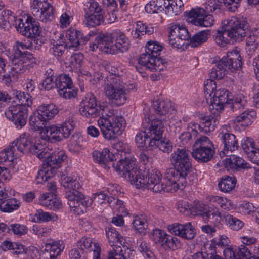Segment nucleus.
I'll use <instances>...</instances> for the list:
<instances>
[{
    "label": "nucleus",
    "instance_id": "obj_1",
    "mask_svg": "<svg viewBox=\"0 0 259 259\" xmlns=\"http://www.w3.org/2000/svg\"><path fill=\"white\" fill-rule=\"evenodd\" d=\"M80 114L86 118H95L101 115L98 120L103 137L113 140L122 134L126 122L123 117L116 115L114 109L108 106L98 105L96 97L92 93L86 94L80 103Z\"/></svg>",
    "mask_w": 259,
    "mask_h": 259
},
{
    "label": "nucleus",
    "instance_id": "obj_2",
    "mask_svg": "<svg viewBox=\"0 0 259 259\" xmlns=\"http://www.w3.org/2000/svg\"><path fill=\"white\" fill-rule=\"evenodd\" d=\"M135 160L131 156H126L125 160L121 161L120 164L117 165L116 168L122 171V177L137 188H147L155 193L161 192L166 189L161 182V175L158 170H152L145 175L139 170Z\"/></svg>",
    "mask_w": 259,
    "mask_h": 259
},
{
    "label": "nucleus",
    "instance_id": "obj_3",
    "mask_svg": "<svg viewBox=\"0 0 259 259\" xmlns=\"http://www.w3.org/2000/svg\"><path fill=\"white\" fill-rule=\"evenodd\" d=\"M249 30V24L243 18L232 17L222 22V30L215 36V42L221 47L229 41L228 37L240 40L246 36Z\"/></svg>",
    "mask_w": 259,
    "mask_h": 259
},
{
    "label": "nucleus",
    "instance_id": "obj_4",
    "mask_svg": "<svg viewBox=\"0 0 259 259\" xmlns=\"http://www.w3.org/2000/svg\"><path fill=\"white\" fill-rule=\"evenodd\" d=\"M61 184L65 189H68L65 193V197L71 210L77 214L83 213L86 207L91 203H89L88 198L80 191L81 186L77 179L63 176Z\"/></svg>",
    "mask_w": 259,
    "mask_h": 259
},
{
    "label": "nucleus",
    "instance_id": "obj_5",
    "mask_svg": "<svg viewBox=\"0 0 259 259\" xmlns=\"http://www.w3.org/2000/svg\"><path fill=\"white\" fill-rule=\"evenodd\" d=\"M216 83L212 79L207 80L204 85V90L207 102L209 104V110L212 116H218L228 103L229 92L224 89L216 90Z\"/></svg>",
    "mask_w": 259,
    "mask_h": 259
},
{
    "label": "nucleus",
    "instance_id": "obj_6",
    "mask_svg": "<svg viewBox=\"0 0 259 259\" xmlns=\"http://www.w3.org/2000/svg\"><path fill=\"white\" fill-rule=\"evenodd\" d=\"M39 23L31 17H27L25 22L19 19L16 22L17 31L30 39V42L24 46L31 50H39L44 44L42 39L38 38L40 33Z\"/></svg>",
    "mask_w": 259,
    "mask_h": 259
},
{
    "label": "nucleus",
    "instance_id": "obj_7",
    "mask_svg": "<svg viewBox=\"0 0 259 259\" xmlns=\"http://www.w3.org/2000/svg\"><path fill=\"white\" fill-rule=\"evenodd\" d=\"M124 88L121 77L112 74L106 78L104 93L110 103L118 106L124 104L127 100Z\"/></svg>",
    "mask_w": 259,
    "mask_h": 259
},
{
    "label": "nucleus",
    "instance_id": "obj_8",
    "mask_svg": "<svg viewBox=\"0 0 259 259\" xmlns=\"http://www.w3.org/2000/svg\"><path fill=\"white\" fill-rule=\"evenodd\" d=\"M215 64V67H213L209 73L212 79H222L228 71L233 72L242 65L241 56L236 51L227 53L226 57L217 61Z\"/></svg>",
    "mask_w": 259,
    "mask_h": 259
},
{
    "label": "nucleus",
    "instance_id": "obj_9",
    "mask_svg": "<svg viewBox=\"0 0 259 259\" xmlns=\"http://www.w3.org/2000/svg\"><path fill=\"white\" fill-rule=\"evenodd\" d=\"M74 126L73 120L65 121L62 124L47 126L41 131L40 138L51 143L59 142L63 138H67L71 134Z\"/></svg>",
    "mask_w": 259,
    "mask_h": 259
},
{
    "label": "nucleus",
    "instance_id": "obj_10",
    "mask_svg": "<svg viewBox=\"0 0 259 259\" xmlns=\"http://www.w3.org/2000/svg\"><path fill=\"white\" fill-rule=\"evenodd\" d=\"M214 153V145L206 136H200L193 145L192 156L198 162H207L211 160Z\"/></svg>",
    "mask_w": 259,
    "mask_h": 259
},
{
    "label": "nucleus",
    "instance_id": "obj_11",
    "mask_svg": "<svg viewBox=\"0 0 259 259\" xmlns=\"http://www.w3.org/2000/svg\"><path fill=\"white\" fill-rule=\"evenodd\" d=\"M202 125L197 124H193L194 128L191 127V131L184 132L179 136L183 144L190 142L192 138H194L197 136L199 132L208 133L215 130L217 125L219 123V117L212 115L205 116L201 118Z\"/></svg>",
    "mask_w": 259,
    "mask_h": 259
},
{
    "label": "nucleus",
    "instance_id": "obj_12",
    "mask_svg": "<svg viewBox=\"0 0 259 259\" xmlns=\"http://www.w3.org/2000/svg\"><path fill=\"white\" fill-rule=\"evenodd\" d=\"M142 126L146 131L149 141H156L162 138L164 131V125L161 119L155 118L153 115L145 114L142 123Z\"/></svg>",
    "mask_w": 259,
    "mask_h": 259
},
{
    "label": "nucleus",
    "instance_id": "obj_13",
    "mask_svg": "<svg viewBox=\"0 0 259 259\" xmlns=\"http://www.w3.org/2000/svg\"><path fill=\"white\" fill-rule=\"evenodd\" d=\"M32 13L36 19L42 22L51 21L53 18L54 8L51 0H34Z\"/></svg>",
    "mask_w": 259,
    "mask_h": 259
},
{
    "label": "nucleus",
    "instance_id": "obj_14",
    "mask_svg": "<svg viewBox=\"0 0 259 259\" xmlns=\"http://www.w3.org/2000/svg\"><path fill=\"white\" fill-rule=\"evenodd\" d=\"M111 39L109 41V54H117L124 53L128 50L130 46V41L126 35L120 30H116L111 34Z\"/></svg>",
    "mask_w": 259,
    "mask_h": 259
},
{
    "label": "nucleus",
    "instance_id": "obj_15",
    "mask_svg": "<svg viewBox=\"0 0 259 259\" xmlns=\"http://www.w3.org/2000/svg\"><path fill=\"white\" fill-rule=\"evenodd\" d=\"M188 174L182 172L175 167L167 169L165 174L167 186H171L174 191L183 189L187 183L186 177Z\"/></svg>",
    "mask_w": 259,
    "mask_h": 259
},
{
    "label": "nucleus",
    "instance_id": "obj_16",
    "mask_svg": "<svg viewBox=\"0 0 259 259\" xmlns=\"http://www.w3.org/2000/svg\"><path fill=\"white\" fill-rule=\"evenodd\" d=\"M170 160L172 165L182 172L190 173L192 168L188 152L185 149L177 148L171 155Z\"/></svg>",
    "mask_w": 259,
    "mask_h": 259
},
{
    "label": "nucleus",
    "instance_id": "obj_17",
    "mask_svg": "<svg viewBox=\"0 0 259 259\" xmlns=\"http://www.w3.org/2000/svg\"><path fill=\"white\" fill-rule=\"evenodd\" d=\"M92 155L94 160L105 169H109L110 166H112L117 171L119 172L122 176V171L118 170L116 168L117 165L120 164L121 161L124 160L125 158L120 160L115 165V163L113 162L115 159V155L112 153H110L109 150L107 148L103 149L102 151H94Z\"/></svg>",
    "mask_w": 259,
    "mask_h": 259
},
{
    "label": "nucleus",
    "instance_id": "obj_18",
    "mask_svg": "<svg viewBox=\"0 0 259 259\" xmlns=\"http://www.w3.org/2000/svg\"><path fill=\"white\" fill-rule=\"evenodd\" d=\"M6 117L14 122L17 127L21 128L26 123L27 110L19 105L9 107L5 111Z\"/></svg>",
    "mask_w": 259,
    "mask_h": 259
},
{
    "label": "nucleus",
    "instance_id": "obj_19",
    "mask_svg": "<svg viewBox=\"0 0 259 259\" xmlns=\"http://www.w3.org/2000/svg\"><path fill=\"white\" fill-rule=\"evenodd\" d=\"M218 137L224 144V149L220 153L221 157L229 156L232 152L238 149V140L234 134L222 131Z\"/></svg>",
    "mask_w": 259,
    "mask_h": 259
},
{
    "label": "nucleus",
    "instance_id": "obj_20",
    "mask_svg": "<svg viewBox=\"0 0 259 259\" xmlns=\"http://www.w3.org/2000/svg\"><path fill=\"white\" fill-rule=\"evenodd\" d=\"M91 35H84L80 31L69 29L66 31V37L70 41L68 45L70 47L73 48V50H79L87 41L90 39Z\"/></svg>",
    "mask_w": 259,
    "mask_h": 259
},
{
    "label": "nucleus",
    "instance_id": "obj_21",
    "mask_svg": "<svg viewBox=\"0 0 259 259\" xmlns=\"http://www.w3.org/2000/svg\"><path fill=\"white\" fill-rule=\"evenodd\" d=\"M32 143L28 135L22 134L19 139H17L10 144L11 148L14 153H25L31 151Z\"/></svg>",
    "mask_w": 259,
    "mask_h": 259
},
{
    "label": "nucleus",
    "instance_id": "obj_22",
    "mask_svg": "<svg viewBox=\"0 0 259 259\" xmlns=\"http://www.w3.org/2000/svg\"><path fill=\"white\" fill-rule=\"evenodd\" d=\"M111 39V36L109 33H102L96 37L94 42L90 45V50L95 51L98 48L103 53L109 54V41Z\"/></svg>",
    "mask_w": 259,
    "mask_h": 259
},
{
    "label": "nucleus",
    "instance_id": "obj_23",
    "mask_svg": "<svg viewBox=\"0 0 259 259\" xmlns=\"http://www.w3.org/2000/svg\"><path fill=\"white\" fill-rule=\"evenodd\" d=\"M229 155L230 157L225 159V165L226 168L238 170L240 169H247L250 167L248 163L240 156L231 155V154Z\"/></svg>",
    "mask_w": 259,
    "mask_h": 259
},
{
    "label": "nucleus",
    "instance_id": "obj_24",
    "mask_svg": "<svg viewBox=\"0 0 259 259\" xmlns=\"http://www.w3.org/2000/svg\"><path fill=\"white\" fill-rule=\"evenodd\" d=\"M27 58L23 55H15L12 59L11 68L12 74H21L23 73L27 68L28 64L26 62Z\"/></svg>",
    "mask_w": 259,
    "mask_h": 259
},
{
    "label": "nucleus",
    "instance_id": "obj_25",
    "mask_svg": "<svg viewBox=\"0 0 259 259\" xmlns=\"http://www.w3.org/2000/svg\"><path fill=\"white\" fill-rule=\"evenodd\" d=\"M150 150H153V148H157L163 152L169 153L172 151L173 145L171 141L166 138L162 137L159 138L156 141L149 142Z\"/></svg>",
    "mask_w": 259,
    "mask_h": 259
},
{
    "label": "nucleus",
    "instance_id": "obj_26",
    "mask_svg": "<svg viewBox=\"0 0 259 259\" xmlns=\"http://www.w3.org/2000/svg\"><path fill=\"white\" fill-rule=\"evenodd\" d=\"M153 107L155 111L160 115H165L174 109L171 102L159 100L153 102Z\"/></svg>",
    "mask_w": 259,
    "mask_h": 259
},
{
    "label": "nucleus",
    "instance_id": "obj_27",
    "mask_svg": "<svg viewBox=\"0 0 259 259\" xmlns=\"http://www.w3.org/2000/svg\"><path fill=\"white\" fill-rule=\"evenodd\" d=\"M37 111L46 121L53 118L59 111L58 108L53 104L40 106Z\"/></svg>",
    "mask_w": 259,
    "mask_h": 259
},
{
    "label": "nucleus",
    "instance_id": "obj_28",
    "mask_svg": "<svg viewBox=\"0 0 259 259\" xmlns=\"http://www.w3.org/2000/svg\"><path fill=\"white\" fill-rule=\"evenodd\" d=\"M57 168L55 166H49L46 165L38 172L36 177L37 183H42L48 180L49 179L53 177L57 171Z\"/></svg>",
    "mask_w": 259,
    "mask_h": 259
},
{
    "label": "nucleus",
    "instance_id": "obj_29",
    "mask_svg": "<svg viewBox=\"0 0 259 259\" xmlns=\"http://www.w3.org/2000/svg\"><path fill=\"white\" fill-rule=\"evenodd\" d=\"M29 123L35 130H42L47 127V121L38 111L33 113L29 118Z\"/></svg>",
    "mask_w": 259,
    "mask_h": 259
},
{
    "label": "nucleus",
    "instance_id": "obj_30",
    "mask_svg": "<svg viewBox=\"0 0 259 259\" xmlns=\"http://www.w3.org/2000/svg\"><path fill=\"white\" fill-rule=\"evenodd\" d=\"M154 29L151 25H146L141 21L137 23L135 31L132 33L135 38H140L144 34L151 35L154 32Z\"/></svg>",
    "mask_w": 259,
    "mask_h": 259
},
{
    "label": "nucleus",
    "instance_id": "obj_31",
    "mask_svg": "<svg viewBox=\"0 0 259 259\" xmlns=\"http://www.w3.org/2000/svg\"><path fill=\"white\" fill-rule=\"evenodd\" d=\"M236 181L234 178L227 176L223 178L218 183L219 190L224 193H229L234 189Z\"/></svg>",
    "mask_w": 259,
    "mask_h": 259
},
{
    "label": "nucleus",
    "instance_id": "obj_32",
    "mask_svg": "<svg viewBox=\"0 0 259 259\" xmlns=\"http://www.w3.org/2000/svg\"><path fill=\"white\" fill-rule=\"evenodd\" d=\"M148 139L149 136L145 130L139 131L135 137V142L137 147L144 150H150Z\"/></svg>",
    "mask_w": 259,
    "mask_h": 259
},
{
    "label": "nucleus",
    "instance_id": "obj_33",
    "mask_svg": "<svg viewBox=\"0 0 259 259\" xmlns=\"http://www.w3.org/2000/svg\"><path fill=\"white\" fill-rule=\"evenodd\" d=\"M214 22L213 16L211 14H206V10H204V12L199 15V18L194 21V24L197 26L208 27L212 26Z\"/></svg>",
    "mask_w": 259,
    "mask_h": 259
},
{
    "label": "nucleus",
    "instance_id": "obj_34",
    "mask_svg": "<svg viewBox=\"0 0 259 259\" xmlns=\"http://www.w3.org/2000/svg\"><path fill=\"white\" fill-rule=\"evenodd\" d=\"M210 35L209 30L200 31L196 33L191 38L190 37V44L192 47H197L202 43L207 41Z\"/></svg>",
    "mask_w": 259,
    "mask_h": 259
},
{
    "label": "nucleus",
    "instance_id": "obj_35",
    "mask_svg": "<svg viewBox=\"0 0 259 259\" xmlns=\"http://www.w3.org/2000/svg\"><path fill=\"white\" fill-rule=\"evenodd\" d=\"M45 250L49 252L50 259H56L62 250L61 245L56 241H52L45 244Z\"/></svg>",
    "mask_w": 259,
    "mask_h": 259
},
{
    "label": "nucleus",
    "instance_id": "obj_36",
    "mask_svg": "<svg viewBox=\"0 0 259 259\" xmlns=\"http://www.w3.org/2000/svg\"><path fill=\"white\" fill-rule=\"evenodd\" d=\"M224 218L227 225L233 230L238 231L244 226V223L241 220L229 213H225Z\"/></svg>",
    "mask_w": 259,
    "mask_h": 259
},
{
    "label": "nucleus",
    "instance_id": "obj_37",
    "mask_svg": "<svg viewBox=\"0 0 259 259\" xmlns=\"http://www.w3.org/2000/svg\"><path fill=\"white\" fill-rule=\"evenodd\" d=\"M255 116L256 114L253 111H245L236 117L235 121L237 123L242 122V125L247 126L253 122Z\"/></svg>",
    "mask_w": 259,
    "mask_h": 259
},
{
    "label": "nucleus",
    "instance_id": "obj_38",
    "mask_svg": "<svg viewBox=\"0 0 259 259\" xmlns=\"http://www.w3.org/2000/svg\"><path fill=\"white\" fill-rule=\"evenodd\" d=\"M169 31L176 34L178 37L181 38L184 41L190 40L191 37L186 28L179 24L172 25L170 27Z\"/></svg>",
    "mask_w": 259,
    "mask_h": 259
},
{
    "label": "nucleus",
    "instance_id": "obj_39",
    "mask_svg": "<svg viewBox=\"0 0 259 259\" xmlns=\"http://www.w3.org/2000/svg\"><path fill=\"white\" fill-rule=\"evenodd\" d=\"M183 3L182 0H171L167 2H164V7L167 10L168 12H171L175 15H177L182 11V7Z\"/></svg>",
    "mask_w": 259,
    "mask_h": 259
},
{
    "label": "nucleus",
    "instance_id": "obj_40",
    "mask_svg": "<svg viewBox=\"0 0 259 259\" xmlns=\"http://www.w3.org/2000/svg\"><path fill=\"white\" fill-rule=\"evenodd\" d=\"M162 50V47L154 41H149L146 45L145 51L150 54L153 58H156Z\"/></svg>",
    "mask_w": 259,
    "mask_h": 259
},
{
    "label": "nucleus",
    "instance_id": "obj_41",
    "mask_svg": "<svg viewBox=\"0 0 259 259\" xmlns=\"http://www.w3.org/2000/svg\"><path fill=\"white\" fill-rule=\"evenodd\" d=\"M55 83L58 90H62L73 84L70 77L68 75L65 74H62L57 76L55 79Z\"/></svg>",
    "mask_w": 259,
    "mask_h": 259
},
{
    "label": "nucleus",
    "instance_id": "obj_42",
    "mask_svg": "<svg viewBox=\"0 0 259 259\" xmlns=\"http://www.w3.org/2000/svg\"><path fill=\"white\" fill-rule=\"evenodd\" d=\"M104 18L102 14H91L85 17L84 23L88 27H95L103 22Z\"/></svg>",
    "mask_w": 259,
    "mask_h": 259
},
{
    "label": "nucleus",
    "instance_id": "obj_43",
    "mask_svg": "<svg viewBox=\"0 0 259 259\" xmlns=\"http://www.w3.org/2000/svg\"><path fill=\"white\" fill-rule=\"evenodd\" d=\"M70 41L68 40L66 42H64L63 40H60L57 42L56 44L54 45L52 49L53 50V54L54 56L60 57L63 55L66 49L68 48L73 50V48L70 47L68 45Z\"/></svg>",
    "mask_w": 259,
    "mask_h": 259
},
{
    "label": "nucleus",
    "instance_id": "obj_44",
    "mask_svg": "<svg viewBox=\"0 0 259 259\" xmlns=\"http://www.w3.org/2000/svg\"><path fill=\"white\" fill-rule=\"evenodd\" d=\"M19 156V154L14 153L10 145H9L8 148L0 152V164H3L7 161H12L15 157Z\"/></svg>",
    "mask_w": 259,
    "mask_h": 259
},
{
    "label": "nucleus",
    "instance_id": "obj_45",
    "mask_svg": "<svg viewBox=\"0 0 259 259\" xmlns=\"http://www.w3.org/2000/svg\"><path fill=\"white\" fill-rule=\"evenodd\" d=\"M19 156V154L14 153L10 145H9L8 148L0 152V164H3L7 161H12L15 157Z\"/></svg>",
    "mask_w": 259,
    "mask_h": 259
},
{
    "label": "nucleus",
    "instance_id": "obj_46",
    "mask_svg": "<svg viewBox=\"0 0 259 259\" xmlns=\"http://www.w3.org/2000/svg\"><path fill=\"white\" fill-rule=\"evenodd\" d=\"M27 227L24 225L12 223L7 225L6 231L8 232L12 231L14 234L22 236L26 234L27 232Z\"/></svg>",
    "mask_w": 259,
    "mask_h": 259
},
{
    "label": "nucleus",
    "instance_id": "obj_47",
    "mask_svg": "<svg viewBox=\"0 0 259 259\" xmlns=\"http://www.w3.org/2000/svg\"><path fill=\"white\" fill-rule=\"evenodd\" d=\"M202 218L206 223H215L221 218L220 213L216 209L210 208L206 211Z\"/></svg>",
    "mask_w": 259,
    "mask_h": 259
},
{
    "label": "nucleus",
    "instance_id": "obj_48",
    "mask_svg": "<svg viewBox=\"0 0 259 259\" xmlns=\"http://www.w3.org/2000/svg\"><path fill=\"white\" fill-rule=\"evenodd\" d=\"M60 97L65 99L75 98L77 95V90L73 85H70L62 90H58Z\"/></svg>",
    "mask_w": 259,
    "mask_h": 259
},
{
    "label": "nucleus",
    "instance_id": "obj_49",
    "mask_svg": "<svg viewBox=\"0 0 259 259\" xmlns=\"http://www.w3.org/2000/svg\"><path fill=\"white\" fill-rule=\"evenodd\" d=\"M153 65L150 64L151 66L149 67V70L151 71L155 70V72L160 74L166 69L167 65V62L165 60L159 58H155L153 60Z\"/></svg>",
    "mask_w": 259,
    "mask_h": 259
},
{
    "label": "nucleus",
    "instance_id": "obj_50",
    "mask_svg": "<svg viewBox=\"0 0 259 259\" xmlns=\"http://www.w3.org/2000/svg\"><path fill=\"white\" fill-rule=\"evenodd\" d=\"M135 230L140 234H145L148 228V224L146 220L140 217H136L133 222Z\"/></svg>",
    "mask_w": 259,
    "mask_h": 259
},
{
    "label": "nucleus",
    "instance_id": "obj_51",
    "mask_svg": "<svg viewBox=\"0 0 259 259\" xmlns=\"http://www.w3.org/2000/svg\"><path fill=\"white\" fill-rule=\"evenodd\" d=\"M45 146L39 142H36L34 145L32 144L30 152L36 155L39 159L46 157L47 152L46 151Z\"/></svg>",
    "mask_w": 259,
    "mask_h": 259
},
{
    "label": "nucleus",
    "instance_id": "obj_52",
    "mask_svg": "<svg viewBox=\"0 0 259 259\" xmlns=\"http://www.w3.org/2000/svg\"><path fill=\"white\" fill-rule=\"evenodd\" d=\"M183 228L181 237L186 239H192L194 237L196 232L191 223L183 224Z\"/></svg>",
    "mask_w": 259,
    "mask_h": 259
},
{
    "label": "nucleus",
    "instance_id": "obj_53",
    "mask_svg": "<svg viewBox=\"0 0 259 259\" xmlns=\"http://www.w3.org/2000/svg\"><path fill=\"white\" fill-rule=\"evenodd\" d=\"M15 202L14 200L5 199L0 203V209L4 212H11L17 209L19 206L14 203Z\"/></svg>",
    "mask_w": 259,
    "mask_h": 259
},
{
    "label": "nucleus",
    "instance_id": "obj_54",
    "mask_svg": "<svg viewBox=\"0 0 259 259\" xmlns=\"http://www.w3.org/2000/svg\"><path fill=\"white\" fill-rule=\"evenodd\" d=\"M154 59H155V58H153L150 54L146 53L145 52V53L142 54L140 55L138 59V63L142 66L149 70V67L151 66L150 64L153 65V60Z\"/></svg>",
    "mask_w": 259,
    "mask_h": 259
},
{
    "label": "nucleus",
    "instance_id": "obj_55",
    "mask_svg": "<svg viewBox=\"0 0 259 259\" xmlns=\"http://www.w3.org/2000/svg\"><path fill=\"white\" fill-rule=\"evenodd\" d=\"M246 102L240 98L234 99L231 103H228L229 107L234 112L241 111L244 109Z\"/></svg>",
    "mask_w": 259,
    "mask_h": 259
},
{
    "label": "nucleus",
    "instance_id": "obj_56",
    "mask_svg": "<svg viewBox=\"0 0 259 259\" xmlns=\"http://www.w3.org/2000/svg\"><path fill=\"white\" fill-rule=\"evenodd\" d=\"M185 41L181 38L178 37L176 34L169 31V43L170 46L175 48H181L185 44Z\"/></svg>",
    "mask_w": 259,
    "mask_h": 259
},
{
    "label": "nucleus",
    "instance_id": "obj_57",
    "mask_svg": "<svg viewBox=\"0 0 259 259\" xmlns=\"http://www.w3.org/2000/svg\"><path fill=\"white\" fill-rule=\"evenodd\" d=\"M108 202L111 207L114 209H116L119 212H123L124 211V205L123 202L119 200L113 196L108 197Z\"/></svg>",
    "mask_w": 259,
    "mask_h": 259
},
{
    "label": "nucleus",
    "instance_id": "obj_58",
    "mask_svg": "<svg viewBox=\"0 0 259 259\" xmlns=\"http://www.w3.org/2000/svg\"><path fill=\"white\" fill-rule=\"evenodd\" d=\"M241 146L244 152L248 155L249 152L254 151L256 148L254 147V143L250 138L246 137L241 143Z\"/></svg>",
    "mask_w": 259,
    "mask_h": 259
},
{
    "label": "nucleus",
    "instance_id": "obj_59",
    "mask_svg": "<svg viewBox=\"0 0 259 259\" xmlns=\"http://www.w3.org/2000/svg\"><path fill=\"white\" fill-rule=\"evenodd\" d=\"M106 234L108 241L110 243H116V240L119 239V233L116 229L112 227H108L106 230Z\"/></svg>",
    "mask_w": 259,
    "mask_h": 259
},
{
    "label": "nucleus",
    "instance_id": "obj_60",
    "mask_svg": "<svg viewBox=\"0 0 259 259\" xmlns=\"http://www.w3.org/2000/svg\"><path fill=\"white\" fill-rule=\"evenodd\" d=\"M20 103H17L16 105H19L20 107L22 106H31L32 104V101L31 99V97L28 93L25 94L24 92H21L19 93Z\"/></svg>",
    "mask_w": 259,
    "mask_h": 259
},
{
    "label": "nucleus",
    "instance_id": "obj_61",
    "mask_svg": "<svg viewBox=\"0 0 259 259\" xmlns=\"http://www.w3.org/2000/svg\"><path fill=\"white\" fill-rule=\"evenodd\" d=\"M137 244L139 245L138 249L144 255L145 254L146 257L148 258L151 257L152 253L150 250V248L146 242L142 240H139L137 241Z\"/></svg>",
    "mask_w": 259,
    "mask_h": 259
},
{
    "label": "nucleus",
    "instance_id": "obj_62",
    "mask_svg": "<svg viewBox=\"0 0 259 259\" xmlns=\"http://www.w3.org/2000/svg\"><path fill=\"white\" fill-rule=\"evenodd\" d=\"M53 195L50 193L43 194L39 198L40 204L50 209L52 204L53 203Z\"/></svg>",
    "mask_w": 259,
    "mask_h": 259
},
{
    "label": "nucleus",
    "instance_id": "obj_63",
    "mask_svg": "<svg viewBox=\"0 0 259 259\" xmlns=\"http://www.w3.org/2000/svg\"><path fill=\"white\" fill-rule=\"evenodd\" d=\"M224 6L231 12H235L240 5V0H223Z\"/></svg>",
    "mask_w": 259,
    "mask_h": 259
},
{
    "label": "nucleus",
    "instance_id": "obj_64",
    "mask_svg": "<svg viewBox=\"0 0 259 259\" xmlns=\"http://www.w3.org/2000/svg\"><path fill=\"white\" fill-rule=\"evenodd\" d=\"M92 241L90 238H82L77 242L76 245L81 252L84 249H89L92 246Z\"/></svg>",
    "mask_w": 259,
    "mask_h": 259
}]
</instances>
